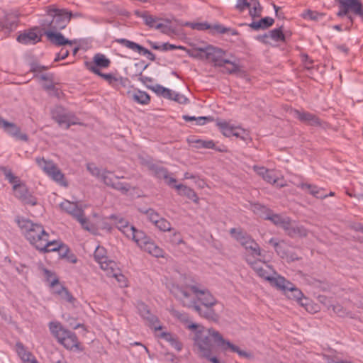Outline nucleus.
<instances>
[{
  "mask_svg": "<svg viewBox=\"0 0 363 363\" xmlns=\"http://www.w3.org/2000/svg\"><path fill=\"white\" fill-rule=\"evenodd\" d=\"M15 221L22 235L37 250L43 247V242L50 237L44 227L40 223H34L28 218L21 216H16Z\"/></svg>",
  "mask_w": 363,
  "mask_h": 363,
  "instance_id": "1",
  "label": "nucleus"
},
{
  "mask_svg": "<svg viewBox=\"0 0 363 363\" xmlns=\"http://www.w3.org/2000/svg\"><path fill=\"white\" fill-rule=\"evenodd\" d=\"M194 349L200 356L208 359L213 363H220L216 356L212 354L218 347L208 328H202L195 333L194 337Z\"/></svg>",
  "mask_w": 363,
  "mask_h": 363,
  "instance_id": "2",
  "label": "nucleus"
},
{
  "mask_svg": "<svg viewBox=\"0 0 363 363\" xmlns=\"http://www.w3.org/2000/svg\"><path fill=\"white\" fill-rule=\"evenodd\" d=\"M147 167L154 176L164 179V182L170 187L174 188L179 194L186 196L194 202L198 201L199 198L195 191L185 185L176 184L177 179L166 168L153 163H148Z\"/></svg>",
  "mask_w": 363,
  "mask_h": 363,
  "instance_id": "3",
  "label": "nucleus"
},
{
  "mask_svg": "<svg viewBox=\"0 0 363 363\" xmlns=\"http://www.w3.org/2000/svg\"><path fill=\"white\" fill-rule=\"evenodd\" d=\"M47 17L42 20L41 26L45 30H60L69 23L68 10L58 9L54 5L45 9Z\"/></svg>",
  "mask_w": 363,
  "mask_h": 363,
  "instance_id": "4",
  "label": "nucleus"
},
{
  "mask_svg": "<svg viewBox=\"0 0 363 363\" xmlns=\"http://www.w3.org/2000/svg\"><path fill=\"white\" fill-rule=\"evenodd\" d=\"M49 328L51 333L66 349L72 350L79 348V342L74 333L65 329L58 322H50Z\"/></svg>",
  "mask_w": 363,
  "mask_h": 363,
  "instance_id": "5",
  "label": "nucleus"
},
{
  "mask_svg": "<svg viewBox=\"0 0 363 363\" xmlns=\"http://www.w3.org/2000/svg\"><path fill=\"white\" fill-rule=\"evenodd\" d=\"M338 4L339 11L337 15L339 17L347 16L351 24L353 23V18L349 15V12L358 16L363 21V8L360 0H335Z\"/></svg>",
  "mask_w": 363,
  "mask_h": 363,
  "instance_id": "6",
  "label": "nucleus"
},
{
  "mask_svg": "<svg viewBox=\"0 0 363 363\" xmlns=\"http://www.w3.org/2000/svg\"><path fill=\"white\" fill-rule=\"evenodd\" d=\"M37 164L55 182L63 186H67L64 174L51 160H46L43 157L35 159Z\"/></svg>",
  "mask_w": 363,
  "mask_h": 363,
  "instance_id": "7",
  "label": "nucleus"
},
{
  "mask_svg": "<svg viewBox=\"0 0 363 363\" xmlns=\"http://www.w3.org/2000/svg\"><path fill=\"white\" fill-rule=\"evenodd\" d=\"M52 117L60 126L66 129H68L72 125L79 123L73 113L66 111L61 106H57L52 111Z\"/></svg>",
  "mask_w": 363,
  "mask_h": 363,
  "instance_id": "8",
  "label": "nucleus"
},
{
  "mask_svg": "<svg viewBox=\"0 0 363 363\" xmlns=\"http://www.w3.org/2000/svg\"><path fill=\"white\" fill-rule=\"evenodd\" d=\"M95 260L100 265L107 276L113 277V261L106 256V251L103 247L98 246L94 254Z\"/></svg>",
  "mask_w": 363,
  "mask_h": 363,
  "instance_id": "9",
  "label": "nucleus"
},
{
  "mask_svg": "<svg viewBox=\"0 0 363 363\" xmlns=\"http://www.w3.org/2000/svg\"><path fill=\"white\" fill-rule=\"evenodd\" d=\"M82 206H60V208L62 211H65L79 221L84 230L91 232L93 228L89 223L86 218L84 217Z\"/></svg>",
  "mask_w": 363,
  "mask_h": 363,
  "instance_id": "10",
  "label": "nucleus"
},
{
  "mask_svg": "<svg viewBox=\"0 0 363 363\" xmlns=\"http://www.w3.org/2000/svg\"><path fill=\"white\" fill-rule=\"evenodd\" d=\"M255 172L268 183L272 184L277 187L284 186V182L280 178L278 174L273 169H268L264 167L254 166Z\"/></svg>",
  "mask_w": 363,
  "mask_h": 363,
  "instance_id": "11",
  "label": "nucleus"
},
{
  "mask_svg": "<svg viewBox=\"0 0 363 363\" xmlns=\"http://www.w3.org/2000/svg\"><path fill=\"white\" fill-rule=\"evenodd\" d=\"M225 52L217 47L208 45L206 47V59L213 64L215 67H223L227 59L225 58Z\"/></svg>",
  "mask_w": 363,
  "mask_h": 363,
  "instance_id": "12",
  "label": "nucleus"
},
{
  "mask_svg": "<svg viewBox=\"0 0 363 363\" xmlns=\"http://www.w3.org/2000/svg\"><path fill=\"white\" fill-rule=\"evenodd\" d=\"M195 294L198 301L201 302V306H215L217 303L216 299L204 287H199L196 285L188 286Z\"/></svg>",
  "mask_w": 363,
  "mask_h": 363,
  "instance_id": "13",
  "label": "nucleus"
},
{
  "mask_svg": "<svg viewBox=\"0 0 363 363\" xmlns=\"http://www.w3.org/2000/svg\"><path fill=\"white\" fill-rule=\"evenodd\" d=\"M247 262L251 265L257 274L266 281H267V277H270L272 274L277 275L276 271L265 262L260 259L252 261L250 258H247Z\"/></svg>",
  "mask_w": 363,
  "mask_h": 363,
  "instance_id": "14",
  "label": "nucleus"
},
{
  "mask_svg": "<svg viewBox=\"0 0 363 363\" xmlns=\"http://www.w3.org/2000/svg\"><path fill=\"white\" fill-rule=\"evenodd\" d=\"M0 128H2L7 134L22 141H28V137L26 133L21 132V128L13 123H10L0 117Z\"/></svg>",
  "mask_w": 363,
  "mask_h": 363,
  "instance_id": "15",
  "label": "nucleus"
},
{
  "mask_svg": "<svg viewBox=\"0 0 363 363\" xmlns=\"http://www.w3.org/2000/svg\"><path fill=\"white\" fill-rule=\"evenodd\" d=\"M171 293L175 296L176 298L179 300L182 305L188 308H194L196 303L194 298L191 297L190 294L186 289L180 287L177 285H173L171 288Z\"/></svg>",
  "mask_w": 363,
  "mask_h": 363,
  "instance_id": "16",
  "label": "nucleus"
},
{
  "mask_svg": "<svg viewBox=\"0 0 363 363\" xmlns=\"http://www.w3.org/2000/svg\"><path fill=\"white\" fill-rule=\"evenodd\" d=\"M110 64L111 61L101 53L96 54L93 57V61L85 62L86 69L96 74H101L99 68L108 67Z\"/></svg>",
  "mask_w": 363,
  "mask_h": 363,
  "instance_id": "17",
  "label": "nucleus"
},
{
  "mask_svg": "<svg viewBox=\"0 0 363 363\" xmlns=\"http://www.w3.org/2000/svg\"><path fill=\"white\" fill-rule=\"evenodd\" d=\"M44 34L48 40L56 46H72L77 43V40L67 39L60 30H45Z\"/></svg>",
  "mask_w": 363,
  "mask_h": 363,
  "instance_id": "18",
  "label": "nucleus"
},
{
  "mask_svg": "<svg viewBox=\"0 0 363 363\" xmlns=\"http://www.w3.org/2000/svg\"><path fill=\"white\" fill-rule=\"evenodd\" d=\"M211 333V336H213V341L216 342L218 347H220L223 350L225 351H230L232 352L236 353L239 347L235 345H233L230 342L225 340L223 339L220 333L214 330L213 328H208Z\"/></svg>",
  "mask_w": 363,
  "mask_h": 363,
  "instance_id": "19",
  "label": "nucleus"
},
{
  "mask_svg": "<svg viewBox=\"0 0 363 363\" xmlns=\"http://www.w3.org/2000/svg\"><path fill=\"white\" fill-rule=\"evenodd\" d=\"M138 310L140 315L150 323V325L155 330H161L162 327L159 324L158 318L152 315L147 305L143 303H139L138 304Z\"/></svg>",
  "mask_w": 363,
  "mask_h": 363,
  "instance_id": "20",
  "label": "nucleus"
},
{
  "mask_svg": "<svg viewBox=\"0 0 363 363\" xmlns=\"http://www.w3.org/2000/svg\"><path fill=\"white\" fill-rule=\"evenodd\" d=\"M294 116L298 119L301 122L304 123L308 125L319 126L321 125L320 118L315 114L306 111H301L295 110L294 111Z\"/></svg>",
  "mask_w": 363,
  "mask_h": 363,
  "instance_id": "21",
  "label": "nucleus"
},
{
  "mask_svg": "<svg viewBox=\"0 0 363 363\" xmlns=\"http://www.w3.org/2000/svg\"><path fill=\"white\" fill-rule=\"evenodd\" d=\"M126 237L133 240L140 248L150 240L143 231L135 229L134 226L127 230Z\"/></svg>",
  "mask_w": 363,
  "mask_h": 363,
  "instance_id": "22",
  "label": "nucleus"
},
{
  "mask_svg": "<svg viewBox=\"0 0 363 363\" xmlns=\"http://www.w3.org/2000/svg\"><path fill=\"white\" fill-rule=\"evenodd\" d=\"M43 247H39L38 250L43 252H55L59 250H63L65 249V252L63 255L68 252V249L66 247L64 244L59 240H49V237L45 239L42 244Z\"/></svg>",
  "mask_w": 363,
  "mask_h": 363,
  "instance_id": "23",
  "label": "nucleus"
},
{
  "mask_svg": "<svg viewBox=\"0 0 363 363\" xmlns=\"http://www.w3.org/2000/svg\"><path fill=\"white\" fill-rule=\"evenodd\" d=\"M285 233L292 238H305L308 235V231L303 225H299L295 220H291L290 225L286 229Z\"/></svg>",
  "mask_w": 363,
  "mask_h": 363,
  "instance_id": "24",
  "label": "nucleus"
},
{
  "mask_svg": "<svg viewBox=\"0 0 363 363\" xmlns=\"http://www.w3.org/2000/svg\"><path fill=\"white\" fill-rule=\"evenodd\" d=\"M213 306H199L196 303L193 308L201 316L212 321H217L218 320V315L213 308Z\"/></svg>",
  "mask_w": 363,
  "mask_h": 363,
  "instance_id": "25",
  "label": "nucleus"
},
{
  "mask_svg": "<svg viewBox=\"0 0 363 363\" xmlns=\"http://www.w3.org/2000/svg\"><path fill=\"white\" fill-rule=\"evenodd\" d=\"M41 36L35 32V29H31L27 32L20 34L17 40L25 45H33L39 42Z\"/></svg>",
  "mask_w": 363,
  "mask_h": 363,
  "instance_id": "26",
  "label": "nucleus"
},
{
  "mask_svg": "<svg viewBox=\"0 0 363 363\" xmlns=\"http://www.w3.org/2000/svg\"><path fill=\"white\" fill-rule=\"evenodd\" d=\"M299 186L302 189L308 190L311 194L317 199H324L328 196L334 195V192L330 191V194H328L325 189L318 188V186L310 184L301 183Z\"/></svg>",
  "mask_w": 363,
  "mask_h": 363,
  "instance_id": "27",
  "label": "nucleus"
},
{
  "mask_svg": "<svg viewBox=\"0 0 363 363\" xmlns=\"http://www.w3.org/2000/svg\"><path fill=\"white\" fill-rule=\"evenodd\" d=\"M284 294L287 296L289 298L295 299L301 306H304L306 304V303L303 302V298L307 301V299L304 298L303 294L292 283L288 284V289L286 291V292H284Z\"/></svg>",
  "mask_w": 363,
  "mask_h": 363,
  "instance_id": "28",
  "label": "nucleus"
},
{
  "mask_svg": "<svg viewBox=\"0 0 363 363\" xmlns=\"http://www.w3.org/2000/svg\"><path fill=\"white\" fill-rule=\"evenodd\" d=\"M16 350L23 363H33V362L37 360L35 356L30 352L28 351L21 342L16 343Z\"/></svg>",
  "mask_w": 363,
  "mask_h": 363,
  "instance_id": "29",
  "label": "nucleus"
},
{
  "mask_svg": "<svg viewBox=\"0 0 363 363\" xmlns=\"http://www.w3.org/2000/svg\"><path fill=\"white\" fill-rule=\"evenodd\" d=\"M267 281H269L272 286L284 292H286L287 290L288 284H291L290 281H287L284 277L279 275L277 273V275L272 274L270 277H267Z\"/></svg>",
  "mask_w": 363,
  "mask_h": 363,
  "instance_id": "30",
  "label": "nucleus"
},
{
  "mask_svg": "<svg viewBox=\"0 0 363 363\" xmlns=\"http://www.w3.org/2000/svg\"><path fill=\"white\" fill-rule=\"evenodd\" d=\"M269 220L275 225L281 228L284 231L290 225L291 218L286 216L272 213Z\"/></svg>",
  "mask_w": 363,
  "mask_h": 363,
  "instance_id": "31",
  "label": "nucleus"
},
{
  "mask_svg": "<svg viewBox=\"0 0 363 363\" xmlns=\"http://www.w3.org/2000/svg\"><path fill=\"white\" fill-rule=\"evenodd\" d=\"M274 20L271 17H264L259 21H254L248 24L249 27L254 30H264L272 26Z\"/></svg>",
  "mask_w": 363,
  "mask_h": 363,
  "instance_id": "32",
  "label": "nucleus"
},
{
  "mask_svg": "<svg viewBox=\"0 0 363 363\" xmlns=\"http://www.w3.org/2000/svg\"><path fill=\"white\" fill-rule=\"evenodd\" d=\"M135 15L138 17L141 18L145 24L150 28H154L157 21H162V18H160L157 16L151 15L148 11H135Z\"/></svg>",
  "mask_w": 363,
  "mask_h": 363,
  "instance_id": "33",
  "label": "nucleus"
},
{
  "mask_svg": "<svg viewBox=\"0 0 363 363\" xmlns=\"http://www.w3.org/2000/svg\"><path fill=\"white\" fill-rule=\"evenodd\" d=\"M230 233L242 246L247 244L252 239L250 235L240 229L232 228Z\"/></svg>",
  "mask_w": 363,
  "mask_h": 363,
  "instance_id": "34",
  "label": "nucleus"
},
{
  "mask_svg": "<svg viewBox=\"0 0 363 363\" xmlns=\"http://www.w3.org/2000/svg\"><path fill=\"white\" fill-rule=\"evenodd\" d=\"M155 257H164V250L150 240L142 248Z\"/></svg>",
  "mask_w": 363,
  "mask_h": 363,
  "instance_id": "35",
  "label": "nucleus"
},
{
  "mask_svg": "<svg viewBox=\"0 0 363 363\" xmlns=\"http://www.w3.org/2000/svg\"><path fill=\"white\" fill-rule=\"evenodd\" d=\"M13 191L15 196L18 198L21 201H24L30 195L28 189L23 182L13 186Z\"/></svg>",
  "mask_w": 363,
  "mask_h": 363,
  "instance_id": "36",
  "label": "nucleus"
},
{
  "mask_svg": "<svg viewBox=\"0 0 363 363\" xmlns=\"http://www.w3.org/2000/svg\"><path fill=\"white\" fill-rule=\"evenodd\" d=\"M53 292L58 294L60 298L72 304H74L75 298L68 291V290L62 286H57L54 289Z\"/></svg>",
  "mask_w": 363,
  "mask_h": 363,
  "instance_id": "37",
  "label": "nucleus"
},
{
  "mask_svg": "<svg viewBox=\"0 0 363 363\" xmlns=\"http://www.w3.org/2000/svg\"><path fill=\"white\" fill-rule=\"evenodd\" d=\"M131 96L134 101L140 104H147L150 100L149 94L140 90L135 91Z\"/></svg>",
  "mask_w": 363,
  "mask_h": 363,
  "instance_id": "38",
  "label": "nucleus"
},
{
  "mask_svg": "<svg viewBox=\"0 0 363 363\" xmlns=\"http://www.w3.org/2000/svg\"><path fill=\"white\" fill-rule=\"evenodd\" d=\"M253 206V212L256 214L259 218H263L264 220H269L270 216L272 213L271 210L267 208L266 206Z\"/></svg>",
  "mask_w": 363,
  "mask_h": 363,
  "instance_id": "39",
  "label": "nucleus"
},
{
  "mask_svg": "<svg viewBox=\"0 0 363 363\" xmlns=\"http://www.w3.org/2000/svg\"><path fill=\"white\" fill-rule=\"evenodd\" d=\"M242 247L253 257H257L261 255V250L259 245L252 239L247 244L244 245Z\"/></svg>",
  "mask_w": 363,
  "mask_h": 363,
  "instance_id": "40",
  "label": "nucleus"
},
{
  "mask_svg": "<svg viewBox=\"0 0 363 363\" xmlns=\"http://www.w3.org/2000/svg\"><path fill=\"white\" fill-rule=\"evenodd\" d=\"M185 50L186 51L188 55L191 57L199 60L206 59V47L186 49Z\"/></svg>",
  "mask_w": 363,
  "mask_h": 363,
  "instance_id": "41",
  "label": "nucleus"
},
{
  "mask_svg": "<svg viewBox=\"0 0 363 363\" xmlns=\"http://www.w3.org/2000/svg\"><path fill=\"white\" fill-rule=\"evenodd\" d=\"M115 227L126 236L127 230L133 228V225H130L127 220L115 216Z\"/></svg>",
  "mask_w": 363,
  "mask_h": 363,
  "instance_id": "42",
  "label": "nucleus"
},
{
  "mask_svg": "<svg viewBox=\"0 0 363 363\" xmlns=\"http://www.w3.org/2000/svg\"><path fill=\"white\" fill-rule=\"evenodd\" d=\"M218 126L219 127L222 133L226 137H230L232 135L233 136V133L236 130L235 126L225 121L218 123Z\"/></svg>",
  "mask_w": 363,
  "mask_h": 363,
  "instance_id": "43",
  "label": "nucleus"
},
{
  "mask_svg": "<svg viewBox=\"0 0 363 363\" xmlns=\"http://www.w3.org/2000/svg\"><path fill=\"white\" fill-rule=\"evenodd\" d=\"M115 42H117V43L123 45L125 48H127L134 52H136L138 53L139 52L140 50L141 49V45H140L139 44H138L135 42L124 39V38L115 39Z\"/></svg>",
  "mask_w": 363,
  "mask_h": 363,
  "instance_id": "44",
  "label": "nucleus"
},
{
  "mask_svg": "<svg viewBox=\"0 0 363 363\" xmlns=\"http://www.w3.org/2000/svg\"><path fill=\"white\" fill-rule=\"evenodd\" d=\"M330 310L340 317H345L350 315V313L347 312V310L338 303L328 305V311Z\"/></svg>",
  "mask_w": 363,
  "mask_h": 363,
  "instance_id": "45",
  "label": "nucleus"
},
{
  "mask_svg": "<svg viewBox=\"0 0 363 363\" xmlns=\"http://www.w3.org/2000/svg\"><path fill=\"white\" fill-rule=\"evenodd\" d=\"M228 62H225V65L221 67L223 68L222 72L227 74H237L240 72V67L236 63L227 60Z\"/></svg>",
  "mask_w": 363,
  "mask_h": 363,
  "instance_id": "46",
  "label": "nucleus"
},
{
  "mask_svg": "<svg viewBox=\"0 0 363 363\" xmlns=\"http://www.w3.org/2000/svg\"><path fill=\"white\" fill-rule=\"evenodd\" d=\"M250 8L249 9V13L250 16L252 18L256 17H259L262 13V8L257 0H253L251 4H250Z\"/></svg>",
  "mask_w": 363,
  "mask_h": 363,
  "instance_id": "47",
  "label": "nucleus"
},
{
  "mask_svg": "<svg viewBox=\"0 0 363 363\" xmlns=\"http://www.w3.org/2000/svg\"><path fill=\"white\" fill-rule=\"evenodd\" d=\"M269 38L274 42L284 41L285 36L283 33L281 28H275L270 30L269 33Z\"/></svg>",
  "mask_w": 363,
  "mask_h": 363,
  "instance_id": "48",
  "label": "nucleus"
},
{
  "mask_svg": "<svg viewBox=\"0 0 363 363\" xmlns=\"http://www.w3.org/2000/svg\"><path fill=\"white\" fill-rule=\"evenodd\" d=\"M43 272L47 281L50 283V286L52 287L53 289H55L59 282L57 277L53 272L46 269H45Z\"/></svg>",
  "mask_w": 363,
  "mask_h": 363,
  "instance_id": "49",
  "label": "nucleus"
},
{
  "mask_svg": "<svg viewBox=\"0 0 363 363\" xmlns=\"http://www.w3.org/2000/svg\"><path fill=\"white\" fill-rule=\"evenodd\" d=\"M168 241L173 245H179L184 242L180 233L177 230H174L173 233L169 235Z\"/></svg>",
  "mask_w": 363,
  "mask_h": 363,
  "instance_id": "50",
  "label": "nucleus"
},
{
  "mask_svg": "<svg viewBox=\"0 0 363 363\" xmlns=\"http://www.w3.org/2000/svg\"><path fill=\"white\" fill-rule=\"evenodd\" d=\"M86 169L90 174L96 177L98 179H101V174L104 170L99 169L94 163H88L86 164Z\"/></svg>",
  "mask_w": 363,
  "mask_h": 363,
  "instance_id": "51",
  "label": "nucleus"
},
{
  "mask_svg": "<svg viewBox=\"0 0 363 363\" xmlns=\"http://www.w3.org/2000/svg\"><path fill=\"white\" fill-rule=\"evenodd\" d=\"M115 279L117 281L119 287L121 288L128 287L129 286V281L127 277L124 274L120 272H116V271Z\"/></svg>",
  "mask_w": 363,
  "mask_h": 363,
  "instance_id": "52",
  "label": "nucleus"
},
{
  "mask_svg": "<svg viewBox=\"0 0 363 363\" xmlns=\"http://www.w3.org/2000/svg\"><path fill=\"white\" fill-rule=\"evenodd\" d=\"M1 24L2 29L6 30L7 32H11L17 26V22L16 19L10 20L6 18L5 21L1 22Z\"/></svg>",
  "mask_w": 363,
  "mask_h": 363,
  "instance_id": "53",
  "label": "nucleus"
},
{
  "mask_svg": "<svg viewBox=\"0 0 363 363\" xmlns=\"http://www.w3.org/2000/svg\"><path fill=\"white\" fill-rule=\"evenodd\" d=\"M4 175L6 179L9 181L10 184L14 186L16 184H19L22 182L19 179V177L15 176L11 170H5L4 171Z\"/></svg>",
  "mask_w": 363,
  "mask_h": 363,
  "instance_id": "54",
  "label": "nucleus"
},
{
  "mask_svg": "<svg viewBox=\"0 0 363 363\" xmlns=\"http://www.w3.org/2000/svg\"><path fill=\"white\" fill-rule=\"evenodd\" d=\"M4 175L6 179L9 181L10 184L14 186L16 184H19L22 182L19 179V177L15 176L11 170H5L4 171Z\"/></svg>",
  "mask_w": 363,
  "mask_h": 363,
  "instance_id": "55",
  "label": "nucleus"
},
{
  "mask_svg": "<svg viewBox=\"0 0 363 363\" xmlns=\"http://www.w3.org/2000/svg\"><path fill=\"white\" fill-rule=\"evenodd\" d=\"M162 335L167 340L169 341L172 343V345L178 351H180L182 349V344L173 337L170 333H163Z\"/></svg>",
  "mask_w": 363,
  "mask_h": 363,
  "instance_id": "56",
  "label": "nucleus"
},
{
  "mask_svg": "<svg viewBox=\"0 0 363 363\" xmlns=\"http://www.w3.org/2000/svg\"><path fill=\"white\" fill-rule=\"evenodd\" d=\"M155 226L162 231H172L171 223L166 219L162 218Z\"/></svg>",
  "mask_w": 363,
  "mask_h": 363,
  "instance_id": "57",
  "label": "nucleus"
},
{
  "mask_svg": "<svg viewBox=\"0 0 363 363\" xmlns=\"http://www.w3.org/2000/svg\"><path fill=\"white\" fill-rule=\"evenodd\" d=\"M100 181L110 186H113V174L111 172L104 171Z\"/></svg>",
  "mask_w": 363,
  "mask_h": 363,
  "instance_id": "58",
  "label": "nucleus"
},
{
  "mask_svg": "<svg viewBox=\"0 0 363 363\" xmlns=\"http://www.w3.org/2000/svg\"><path fill=\"white\" fill-rule=\"evenodd\" d=\"M253 0H238L236 4V9L239 10L240 12L243 11L245 9H248L250 8L251 3Z\"/></svg>",
  "mask_w": 363,
  "mask_h": 363,
  "instance_id": "59",
  "label": "nucleus"
},
{
  "mask_svg": "<svg viewBox=\"0 0 363 363\" xmlns=\"http://www.w3.org/2000/svg\"><path fill=\"white\" fill-rule=\"evenodd\" d=\"M195 143L197 144V147L213 149L215 146L213 140H196Z\"/></svg>",
  "mask_w": 363,
  "mask_h": 363,
  "instance_id": "60",
  "label": "nucleus"
},
{
  "mask_svg": "<svg viewBox=\"0 0 363 363\" xmlns=\"http://www.w3.org/2000/svg\"><path fill=\"white\" fill-rule=\"evenodd\" d=\"M147 213V216L146 217V218L151 223H154L155 225H156L158 223V221L162 218V217H160V216L154 209H152V211H149Z\"/></svg>",
  "mask_w": 363,
  "mask_h": 363,
  "instance_id": "61",
  "label": "nucleus"
},
{
  "mask_svg": "<svg viewBox=\"0 0 363 363\" xmlns=\"http://www.w3.org/2000/svg\"><path fill=\"white\" fill-rule=\"evenodd\" d=\"M303 16L304 18H308L313 21H318L324 16V14L322 13L308 10L306 11Z\"/></svg>",
  "mask_w": 363,
  "mask_h": 363,
  "instance_id": "62",
  "label": "nucleus"
},
{
  "mask_svg": "<svg viewBox=\"0 0 363 363\" xmlns=\"http://www.w3.org/2000/svg\"><path fill=\"white\" fill-rule=\"evenodd\" d=\"M286 242L284 240H279V244L276 245V248L274 249L277 253L281 257H284L286 256V252L285 250Z\"/></svg>",
  "mask_w": 363,
  "mask_h": 363,
  "instance_id": "63",
  "label": "nucleus"
},
{
  "mask_svg": "<svg viewBox=\"0 0 363 363\" xmlns=\"http://www.w3.org/2000/svg\"><path fill=\"white\" fill-rule=\"evenodd\" d=\"M236 130L233 133V136H235L237 138H240L241 140L246 141L249 138L248 133L240 128V127H235Z\"/></svg>",
  "mask_w": 363,
  "mask_h": 363,
  "instance_id": "64",
  "label": "nucleus"
}]
</instances>
